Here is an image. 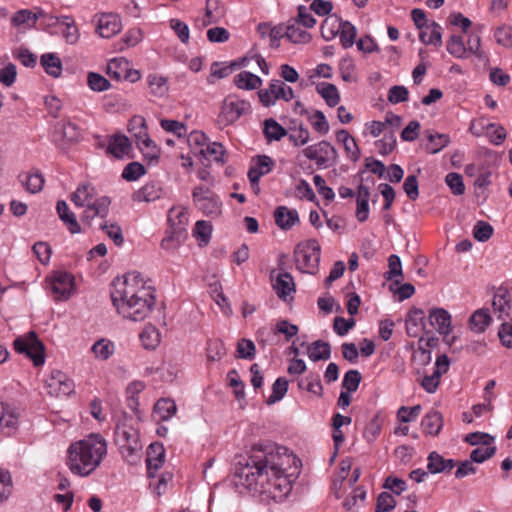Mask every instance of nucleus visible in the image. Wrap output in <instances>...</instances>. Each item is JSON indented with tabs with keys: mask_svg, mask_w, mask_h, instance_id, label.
I'll list each match as a JSON object with an SVG mask.
<instances>
[{
	"mask_svg": "<svg viewBox=\"0 0 512 512\" xmlns=\"http://www.w3.org/2000/svg\"><path fill=\"white\" fill-rule=\"evenodd\" d=\"M496 453L495 446L479 447L470 453V460L475 463H483L487 459L491 458Z\"/></svg>",
	"mask_w": 512,
	"mask_h": 512,
	"instance_id": "338daca9",
	"label": "nucleus"
},
{
	"mask_svg": "<svg viewBox=\"0 0 512 512\" xmlns=\"http://www.w3.org/2000/svg\"><path fill=\"white\" fill-rule=\"evenodd\" d=\"M234 84L239 89L254 90L261 86L262 80L251 72L242 71L234 77Z\"/></svg>",
	"mask_w": 512,
	"mask_h": 512,
	"instance_id": "e433bc0d",
	"label": "nucleus"
},
{
	"mask_svg": "<svg viewBox=\"0 0 512 512\" xmlns=\"http://www.w3.org/2000/svg\"><path fill=\"white\" fill-rule=\"evenodd\" d=\"M492 306L499 319L508 317L511 310L509 291L505 288H499L494 294Z\"/></svg>",
	"mask_w": 512,
	"mask_h": 512,
	"instance_id": "b1692460",
	"label": "nucleus"
},
{
	"mask_svg": "<svg viewBox=\"0 0 512 512\" xmlns=\"http://www.w3.org/2000/svg\"><path fill=\"white\" fill-rule=\"evenodd\" d=\"M427 461V469L432 474L449 473L455 467L453 459H444L442 455L435 451L428 455Z\"/></svg>",
	"mask_w": 512,
	"mask_h": 512,
	"instance_id": "a878e982",
	"label": "nucleus"
},
{
	"mask_svg": "<svg viewBox=\"0 0 512 512\" xmlns=\"http://www.w3.org/2000/svg\"><path fill=\"white\" fill-rule=\"evenodd\" d=\"M18 415L7 403L0 402V432L10 435L17 427Z\"/></svg>",
	"mask_w": 512,
	"mask_h": 512,
	"instance_id": "412c9836",
	"label": "nucleus"
},
{
	"mask_svg": "<svg viewBox=\"0 0 512 512\" xmlns=\"http://www.w3.org/2000/svg\"><path fill=\"white\" fill-rule=\"evenodd\" d=\"M57 213L60 220L67 226L72 234L81 232V226L77 221L76 215L69 209L64 200H59L56 205Z\"/></svg>",
	"mask_w": 512,
	"mask_h": 512,
	"instance_id": "393cba45",
	"label": "nucleus"
},
{
	"mask_svg": "<svg viewBox=\"0 0 512 512\" xmlns=\"http://www.w3.org/2000/svg\"><path fill=\"white\" fill-rule=\"evenodd\" d=\"M207 140L206 135L200 131H193L188 136V144L195 155L199 154L201 148L206 147Z\"/></svg>",
	"mask_w": 512,
	"mask_h": 512,
	"instance_id": "0e129e2a",
	"label": "nucleus"
},
{
	"mask_svg": "<svg viewBox=\"0 0 512 512\" xmlns=\"http://www.w3.org/2000/svg\"><path fill=\"white\" fill-rule=\"evenodd\" d=\"M128 131L135 138L137 144H140V140L148 136V128L144 117L135 115L128 123Z\"/></svg>",
	"mask_w": 512,
	"mask_h": 512,
	"instance_id": "58836bf2",
	"label": "nucleus"
},
{
	"mask_svg": "<svg viewBox=\"0 0 512 512\" xmlns=\"http://www.w3.org/2000/svg\"><path fill=\"white\" fill-rule=\"evenodd\" d=\"M447 51L456 58H464L467 52L463 37L452 35L447 42Z\"/></svg>",
	"mask_w": 512,
	"mask_h": 512,
	"instance_id": "4d7b16f0",
	"label": "nucleus"
},
{
	"mask_svg": "<svg viewBox=\"0 0 512 512\" xmlns=\"http://www.w3.org/2000/svg\"><path fill=\"white\" fill-rule=\"evenodd\" d=\"M51 21L50 25H56L61 23L64 26L62 30V36L68 44H76L79 40L80 33L79 29L71 16L54 17L48 16Z\"/></svg>",
	"mask_w": 512,
	"mask_h": 512,
	"instance_id": "f3484780",
	"label": "nucleus"
},
{
	"mask_svg": "<svg viewBox=\"0 0 512 512\" xmlns=\"http://www.w3.org/2000/svg\"><path fill=\"white\" fill-rule=\"evenodd\" d=\"M192 197L195 206L206 216L216 217L221 214V202L208 188H194Z\"/></svg>",
	"mask_w": 512,
	"mask_h": 512,
	"instance_id": "1a4fd4ad",
	"label": "nucleus"
},
{
	"mask_svg": "<svg viewBox=\"0 0 512 512\" xmlns=\"http://www.w3.org/2000/svg\"><path fill=\"white\" fill-rule=\"evenodd\" d=\"M316 90L324 98L328 106L334 107L339 103L340 95L334 84L321 83L317 85Z\"/></svg>",
	"mask_w": 512,
	"mask_h": 512,
	"instance_id": "37998d69",
	"label": "nucleus"
},
{
	"mask_svg": "<svg viewBox=\"0 0 512 512\" xmlns=\"http://www.w3.org/2000/svg\"><path fill=\"white\" fill-rule=\"evenodd\" d=\"M396 506L394 497L388 492H382L377 498L375 512H389Z\"/></svg>",
	"mask_w": 512,
	"mask_h": 512,
	"instance_id": "774afa93",
	"label": "nucleus"
},
{
	"mask_svg": "<svg viewBox=\"0 0 512 512\" xmlns=\"http://www.w3.org/2000/svg\"><path fill=\"white\" fill-rule=\"evenodd\" d=\"M288 390V381L285 378H277L272 385V393L267 399V404L271 405L280 401Z\"/></svg>",
	"mask_w": 512,
	"mask_h": 512,
	"instance_id": "864d4df0",
	"label": "nucleus"
},
{
	"mask_svg": "<svg viewBox=\"0 0 512 512\" xmlns=\"http://www.w3.org/2000/svg\"><path fill=\"white\" fill-rule=\"evenodd\" d=\"M343 25V21L336 15L327 16L321 24V35L326 40L334 39Z\"/></svg>",
	"mask_w": 512,
	"mask_h": 512,
	"instance_id": "473e14b6",
	"label": "nucleus"
},
{
	"mask_svg": "<svg viewBox=\"0 0 512 512\" xmlns=\"http://www.w3.org/2000/svg\"><path fill=\"white\" fill-rule=\"evenodd\" d=\"M272 286L277 296L283 301H287L288 297L293 298L292 294L296 291L293 277L288 272L279 273L273 280Z\"/></svg>",
	"mask_w": 512,
	"mask_h": 512,
	"instance_id": "6ab92c4d",
	"label": "nucleus"
},
{
	"mask_svg": "<svg viewBox=\"0 0 512 512\" xmlns=\"http://www.w3.org/2000/svg\"><path fill=\"white\" fill-rule=\"evenodd\" d=\"M110 204L109 197L101 196L95 204L84 207L85 209L81 215L82 223L90 228L95 225L99 226L100 222L98 220H102L108 215Z\"/></svg>",
	"mask_w": 512,
	"mask_h": 512,
	"instance_id": "9b49d317",
	"label": "nucleus"
},
{
	"mask_svg": "<svg viewBox=\"0 0 512 512\" xmlns=\"http://www.w3.org/2000/svg\"><path fill=\"white\" fill-rule=\"evenodd\" d=\"M160 338V332L153 325H146L140 334V340L146 349H155L160 343Z\"/></svg>",
	"mask_w": 512,
	"mask_h": 512,
	"instance_id": "79ce46f5",
	"label": "nucleus"
},
{
	"mask_svg": "<svg viewBox=\"0 0 512 512\" xmlns=\"http://www.w3.org/2000/svg\"><path fill=\"white\" fill-rule=\"evenodd\" d=\"M40 63L47 74L52 77H59L62 72L61 59L54 53H46L41 56Z\"/></svg>",
	"mask_w": 512,
	"mask_h": 512,
	"instance_id": "4c0bfd02",
	"label": "nucleus"
},
{
	"mask_svg": "<svg viewBox=\"0 0 512 512\" xmlns=\"http://www.w3.org/2000/svg\"><path fill=\"white\" fill-rule=\"evenodd\" d=\"M274 166V161L267 155H259L255 158V164L248 171L251 186H257L260 178L268 174Z\"/></svg>",
	"mask_w": 512,
	"mask_h": 512,
	"instance_id": "a211bd4d",
	"label": "nucleus"
},
{
	"mask_svg": "<svg viewBox=\"0 0 512 512\" xmlns=\"http://www.w3.org/2000/svg\"><path fill=\"white\" fill-rule=\"evenodd\" d=\"M491 317L487 310L479 309L475 311L469 320L470 328L477 332L482 333L489 326Z\"/></svg>",
	"mask_w": 512,
	"mask_h": 512,
	"instance_id": "a19ab883",
	"label": "nucleus"
},
{
	"mask_svg": "<svg viewBox=\"0 0 512 512\" xmlns=\"http://www.w3.org/2000/svg\"><path fill=\"white\" fill-rule=\"evenodd\" d=\"M331 356V345L328 342L317 340L308 347V357L313 362L328 360Z\"/></svg>",
	"mask_w": 512,
	"mask_h": 512,
	"instance_id": "72a5a7b5",
	"label": "nucleus"
},
{
	"mask_svg": "<svg viewBox=\"0 0 512 512\" xmlns=\"http://www.w3.org/2000/svg\"><path fill=\"white\" fill-rule=\"evenodd\" d=\"M263 134L266 141L270 143L272 141H280L287 135V130L275 119L268 118L263 123Z\"/></svg>",
	"mask_w": 512,
	"mask_h": 512,
	"instance_id": "7c9ffc66",
	"label": "nucleus"
},
{
	"mask_svg": "<svg viewBox=\"0 0 512 512\" xmlns=\"http://www.w3.org/2000/svg\"><path fill=\"white\" fill-rule=\"evenodd\" d=\"M429 321L437 331L447 337L451 332V316L443 308L432 309L429 313Z\"/></svg>",
	"mask_w": 512,
	"mask_h": 512,
	"instance_id": "aec40b11",
	"label": "nucleus"
},
{
	"mask_svg": "<svg viewBox=\"0 0 512 512\" xmlns=\"http://www.w3.org/2000/svg\"><path fill=\"white\" fill-rule=\"evenodd\" d=\"M120 18L112 13L102 14L97 23L96 32L102 38H111L121 31Z\"/></svg>",
	"mask_w": 512,
	"mask_h": 512,
	"instance_id": "4468645a",
	"label": "nucleus"
},
{
	"mask_svg": "<svg viewBox=\"0 0 512 512\" xmlns=\"http://www.w3.org/2000/svg\"><path fill=\"white\" fill-rule=\"evenodd\" d=\"M258 95L260 102L266 107L275 104L278 99L290 101L294 97L292 88L280 80L271 81L268 88L260 90Z\"/></svg>",
	"mask_w": 512,
	"mask_h": 512,
	"instance_id": "9d476101",
	"label": "nucleus"
},
{
	"mask_svg": "<svg viewBox=\"0 0 512 512\" xmlns=\"http://www.w3.org/2000/svg\"><path fill=\"white\" fill-rule=\"evenodd\" d=\"M419 38L424 44H434L436 46H441L442 28L438 23L432 22L424 30L420 31Z\"/></svg>",
	"mask_w": 512,
	"mask_h": 512,
	"instance_id": "c9c22d12",
	"label": "nucleus"
},
{
	"mask_svg": "<svg viewBox=\"0 0 512 512\" xmlns=\"http://www.w3.org/2000/svg\"><path fill=\"white\" fill-rule=\"evenodd\" d=\"M106 453L105 439L98 434H92L70 445L67 466L73 474L85 477L100 465Z\"/></svg>",
	"mask_w": 512,
	"mask_h": 512,
	"instance_id": "7ed1b4c3",
	"label": "nucleus"
},
{
	"mask_svg": "<svg viewBox=\"0 0 512 512\" xmlns=\"http://www.w3.org/2000/svg\"><path fill=\"white\" fill-rule=\"evenodd\" d=\"M160 196L161 189L154 183H148L134 193L133 199L139 202H150L160 198Z\"/></svg>",
	"mask_w": 512,
	"mask_h": 512,
	"instance_id": "a18cd8bd",
	"label": "nucleus"
},
{
	"mask_svg": "<svg viewBox=\"0 0 512 512\" xmlns=\"http://www.w3.org/2000/svg\"><path fill=\"white\" fill-rule=\"evenodd\" d=\"M421 426L423 432L431 435L437 436L442 427H443V416L437 410L429 411L422 419Z\"/></svg>",
	"mask_w": 512,
	"mask_h": 512,
	"instance_id": "bb28decb",
	"label": "nucleus"
},
{
	"mask_svg": "<svg viewBox=\"0 0 512 512\" xmlns=\"http://www.w3.org/2000/svg\"><path fill=\"white\" fill-rule=\"evenodd\" d=\"M146 172L145 167L139 162L129 163L122 172V177L127 181H136Z\"/></svg>",
	"mask_w": 512,
	"mask_h": 512,
	"instance_id": "052dcab7",
	"label": "nucleus"
},
{
	"mask_svg": "<svg viewBox=\"0 0 512 512\" xmlns=\"http://www.w3.org/2000/svg\"><path fill=\"white\" fill-rule=\"evenodd\" d=\"M111 299L118 313L132 321H143L155 305V290L139 272H129L113 281Z\"/></svg>",
	"mask_w": 512,
	"mask_h": 512,
	"instance_id": "f03ea898",
	"label": "nucleus"
},
{
	"mask_svg": "<svg viewBox=\"0 0 512 512\" xmlns=\"http://www.w3.org/2000/svg\"><path fill=\"white\" fill-rule=\"evenodd\" d=\"M131 150V142L129 138L122 134L111 136L106 152L115 158L121 159Z\"/></svg>",
	"mask_w": 512,
	"mask_h": 512,
	"instance_id": "4be33fe9",
	"label": "nucleus"
},
{
	"mask_svg": "<svg viewBox=\"0 0 512 512\" xmlns=\"http://www.w3.org/2000/svg\"><path fill=\"white\" fill-rule=\"evenodd\" d=\"M388 267L389 270L385 273L387 280H393L396 277L403 278L401 260L397 255L393 254L389 256Z\"/></svg>",
	"mask_w": 512,
	"mask_h": 512,
	"instance_id": "69168bd1",
	"label": "nucleus"
},
{
	"mask_svg": "<svg viewBox=\"0 0 512 512\" xmlns=\"http://www.w3.org/2000/svg\"><path fill=\"white\" fill-rule=\"evenodd\" d=\"M168 222L171 229L185 232L188 225V213L185 208L172 207L168 213Z\"/></svg>",
	"mask_w": 512,
	"mask_h": 512,
	"instance_id": "2f4dec72",
	"label": "nucleus"
},
{
	"mask_svg": "<svg viewBox=\"0 0 512 512\" xmlns=\"http://www.w3.org/2000/svg\"><path fill=\"white\" fill-rule=\"evenodd\" d=\"M87 83L91 90L102 92L110 88V82L101 74L90 72L87 76Z\"/></svg>",
	"mask_w": 512,
	"mask_h": 512,
	"instance_id": "bf43d9fd",
	"label": "nucleus"
},
{
	"mask_svg": "<svg viewBox=\"0 0 512 512\" xmlns=\"http://www.w3.org/2000/svg\"><path fill=\"white\" fill-rule=\"evenodd\" d=\"M424 324V311L413 307L406 316V330L409 336L416 337Z\"/></svg>",
	"mask_w": 512,
	"mask_h": 512,
	"instance_id": "c756f323",
	"label": "nucleus"
},
{
	"mask_svg": "<svg viewBox=\"0 0 512 512\" xmlns=\"http://www.w3.org/2000/svg\"><path fill=\"white\" fill-rule=\"evenodd\" d=\"M287 449L273 443H259L253 445L249 461L246 465L237 467L235 477L238 482L251 488L262 480L267 481L266 488L273 498L287 496L292 485L284 474V464Z\"/></svg>",
	"mask_w": 512,
	"mask_h": 512,
	"instance_id": "f257e3e1",
	"label": "nucleus"
},
{
	"mask_svg": "<svg viewBox=\"0 0 512 512\" xmlns=\"http://www.w3.org/2000/svg\"><path fill=\"white\" fill-rule=\"evenodd\" d=\"M275 223L282 230H290L297 222H299L296 210H291L286 206H278L274 211Z\"/></svg>",
	"mask_w": 512,
	"mask_h": 512,
	"instance_id": "5701e85b",
	"label": "nucleus"
},
{
	"mask_svg": "<svg viewBox=\"0 0 512 512\" xmlns=\"http://www.w3.org/2000/svg\"><path fill=\"white\" fill-rule=\"evenodd\" d=\"M336 140L343 144V147L352 161H358L360 158V149L356 140L345 129L336 132Z\"/></svg>",
	"mask_w": 512,
	"mask_h": 512,
	"instance_id": "c85d7f7f",
	"label": "nucleus"
},
{
	"mask_svg": "<svg viewBox=\"0 0 512 512\" xmlns=\"http://www.w3.org/2000/svg\"><path fill=\"white\" fill-rule=\"evenodd\" d=\"M52 293L56 301H65L69 299L74 290V277L65 271L54 273L51 282Z\"/></svg>",
	"mask_w": 512,
	"mask_h": 512,
	"instance_id": "f8f14e48",
	"label": "nucleus"
},
{
	"mask_svg": "<svg viewBox=\"0 0 512 512\" xmlns=\"http://www.w3.org/2000/svg\"><path fill=\"white\" fill-rule=\"evenodd\" d=\"M321 247L316 239L296 246L294 255L297 268L304 273L316 274L319 269Z\"/></svg>",
	"mask_w": 512,
	"mask_h": 512,
	"instance_id": "39448f33",
	"label": "nucleus"
},
{
	"mask_svg": "<svg viewBox=\"0 0 512 512\" xmlns=\"http://www.w3.org/2000/svg\"><path fill=\"white\" fill-rule=\"evenodd\" d=\"M70 199L76 206L86 207L95 204L99 197H97L96 189L92 184L83 183L71 194Z\"/></svg>",
	"mask_w": 512,
	"mask_h": 512,
	"instance_id": "dca6fc26",
	"label": "nucleus"
},
{
	"mask_svg": "<svg viewBox=\"0 0 512 512\" xmlns=\"http://www.w3.org/2000/svg\"><path fill=\"white\" fill-rule=\"evenodd\" d=\"M426 136L429 140V143L426 145V150L432 154L439 152L450 142V138L447 134L432 133L430 131H426Z\"/></svg>",
	"mask_w": 512,
	"mask_h": 512,
	"instance_id": "c03bdc74",
	"label": "nucleus"
},
{
	"mask_svg": "<svg viewBox=\"0 0 512 512\" xmlns=\"http://www.w3.org/2000/svg\"><path fill=\"white\" fill-rule=\"evenodd\" d=\"M303 155L320 169L330 168L338 162V152L328 141L322 140L303 149Z\"/></svg>",
	"mask_w": 512,
	"mask_h": 512,
	"instance_id": "423d86ee",
	"label": "nucleus"
},
{
	"mask_svg": "<svg viewBox=\"0 0 512 512\" xmlns=\"http://www.w3.org/2000/svg\"><path fill=\"white\" fill-rule=\"evenodd\" d=\"M91 351L97 359L107 360L114 353V345L111 341L102 338L93 344Z\"/></svg>",
	"mask_w": 512,
	"mask_h": 512,
	"instance_id": "09e8293b",
	"label": "nucleus"
},
{
	"mask_svg": "<svg viewBox=\"0 0 512 512\" xmlns=\"http://www.w3.org/2000/svg\"><path fill=\"white\" fill-rule=\"evenodd\" d=\"M340 41L344 48L351 47L357 35L356 27L349 21H343V25L339 31Z\"/></svg>",
	"mask_w": 512,
	"mask_h": 512,
	"instance_id": "603ef678",
	"label": "nucleus"
},
{
	"mask_svg": "<svg viewBox=\"0 0 512 512\" xmlns=\"http://www.w3.org/2000/svg\"><path fill=\"white\" fill-rule=\"evenodd\" d=\"M127 66L129 63L124 58L112 59L107 65V74L113 79L120 80L127 71Z\"/></svg>",
	"mask_w": 512,
	"mask_h": 512,
	"instance_id": "3c124183",
	"label": "nucleus"
},
{
	"mask_svg": "<svg viewBox=\"0 0 512 512\" xmlns=\"http://www.w3.org/2000/svg\"><path fill=\"white\" fill-rule=\"evenodd\" d=\"M161 420H168L176 413V405L170 399L159 400L154 407Z\"/></svg>",
	"mask_w": 512,
	"mask_h": 512,
	"instance_id": "5fc2aeb1",
	"label": "nucleus"
},
{
	"mask_svg": "<svg viewBox=\"0 0 512 512\" xmlns=\"http://www.w3.org/2000/svg\"><path fill=\"white\" fill-rule=\"evenodd\" d=\"M309 121L315 131L320 134H327L329 131V123L325 118L323 112L316 110L311 116Z\"/></svg>",
	"mask_w": 512,
	"mask_h": 512,
	"instance_id": "e2e57ef3",
	"label": "nucleus"
},
{
	"mask_svg": "<svg viewBox=\"0 0 512 512\" xmlns=\"http://www.w3.org/2000/svg\"><path fill=\"white\" fill-rule=\"evenodd\" d=\"M493 227L485 222L478 221L473 228V236L479 242H485L493 235Z\"/></svg>",
	"mask_w": 512,
	"mask_h": 512,
	"instance_id": "680f3d73",
	"label": "nucleus"
},
{
	"mask_svg": "<svg viewBox=\"0 0 512 512\" xmlns=\"http://www.w3.org/2000/svg\"><path fill=\"white\" fill-rule=\"evenodd\" d=\"M25 189L30 193H38L43 189L44 186V176L41 172L36 171L31 174H26L25 178L21 180Z\"/></svg>",
	"mask_w": 512,
	"mask_h": 512,
	"instance_id": "de8ad7c7",
	"label": "nucleus"
},
{
	"mask_svg": "<svg viewBox=\"0 0 512 512\" xmlns=\"http://www.w3.org/2000/svg\"><path fill=\"white\" fill-rule=\"evenodd\" d=\"M139 149L142 151L144 157L149 161L158 160L160 157V148L155 142L148 136L140 140V144H137Z\"/></svg>",
	"mask_w": 512,
	"mask_h": 512,
	"instance_id": "8fccbe9b",
	"label": "nucleus"
},
{
	"mask_svg": "<svg viewBox=\"0 0 512 512\" xmlns=\"http://www.w3.org/2000/svg\"><path fill=\"white\" fill-rule=\"evenodd\" d=\"M165 461V449L161 443L155 442L147 449V474L149 478L155 477V472L162 467Z\"/></svg>",
	"mask_w": 512,
	"mask_h": 512,
	"instance_id": "2eb2a0df",
	"label": "nucleus"
},
{
	"mask_svg": "<svg viewBox=\"0 0 512 512\" xmlns=\"http://www.w3.org/2000/svg\"><path fill=\"white\" fill-rule=\"evenodd\" d=\"M47 392L54 397L69 396L74 392V382L64 373L57 371L54 373L46 384Z\"/></svg>",
	"mask_w": 512,
	"mask_h": 512,
	"instance_id": "ddd939ff",
	"label": "nucleus"
},
{
	"mask_svg": "<svg viewBox=\"0 0 512 512\" xmlns=\"http://www.w3.org/2000/svg\"><path fill=\"white\" fill-rule=\"evenodd\" d=\"M250 110V103L240 99L237 95L230 94L222 102L218 116L219 122L230 125L236 122L243 114Z\"/></svg>",
	"mask_w": 512,
	"mask_h": 512,
	"instance_id": "6e6552de",
	"label": "nucleus"
},
{
	"mask_svg": "<svg viewBox=\"0 0 512 512\" xmlns=\"http://www.w3.org/2000/svg\"><path fill=\"white\" fill-rule=\"evenodd\" d=\"M147 79L150 91L154 95L163 96L168 91L167 78L152 74Z\"/></svg>",
	"mask_w": 512,
	"mask_h": 512,
	"instance_id": "6e6d98bb",
	"label": "nucleus"
},
{
	"mask_svg": "<svg viewBox=\"0 0 512 512\" xmlns=\"http://www.w3.org/2000/svg\"><path fill=\"white\" fill-rule=\"evenodd\" d=\"M225 11L220 0H206L205 17L203 24L205 26L217 23L224 17Z\"/></svg>",
	"mask_w": 512,
	"mask_h": 512,
	"instance_id": "f704fd0d",
	"label": "nucleus"
},
{
	"mask_svg": "<svg viewBox=\"0 0 512 512\" xmlns=\"http://www.w3.org/2000/svg\"><path fill=\"white\" fill-rule=\"evenodd\" d=\"M234 67V63L230 65H224L219 62L212 63L207 82L212 85L215 84L217 80L228 77L233 72Z\"/></svg>",
	"mask_w": 512,
	"mask_h": 512,
	"instance_id": "49530a36",
	"label": "nucleus"
},
{
	"mask_svg": "<svg viewBox=\"0 0 512 512\" xmlns=\"http://www.w3.org/2000/svg\"><path fill=\"white\" fill-rule=\"evenodd\" d=\"M115 442L129 464L133 465L139 461L142 444L137 429L126 423L118 424L115 429Z\"/></svg>",
	"mask_w": 512,
	"mask_h": 512,
	"instance_id": "20e7f679",
	"label": "nucleus"
},
{
	"mask_svg": "<svg viewBox=\"0 0 512 512\" xmlns=\"http://www.w3.org/2000/svg\"><path fill=\"white\" fill-rule=\"evenodd\" d=\"M14 349L20 354L26 355L35 366H40L45 361V348L34 331L28 332L14 340Z\"/></svg>",
	"mask_w": 512,
	"mask_h": 512,
	"instance_id": "0eeeda50",
	"label": "nucleus"
},
{
	"mask_svg": "<svg viewBox=\"0 0 512 512\" xmlns=\"http://www.w3.org/2000/svg\"><path fill=\"white\" fill-rule=\"evenodd\" d=\"M226 150L221 143L212 142L208 143L205 148L199 150V155L203 156L208 160H214L216 162L224 163V156Z\"/></svg>",
	"mask_w": 512,
	"mask_h": 512,
	"instance_id": "ea45409f",
	"label": "nucleus"
},
{
	"mask_svg": "<svg viewBox=\"0 0 512 512\" xmlns=\"http://www.w3.org/2000/svg\"><path fill=\"white\" fill-rule=\"evenodd\" d=\"M99 228L106 232L108 237L113 240L115 245L121 246L123 244L124 237L122 234V229L118 224H107L106 222H100Z\"/></svg>",
	"mask_w": 512,
	"mask_h": 512,
	"instance_id": "13d9d810",
	"label": "nucleus"
},
{
	"mask_svg": "<svg viewBox=\"0 0 512 512\" xmlns=\"http://www.w3.org/2000/svg\"><path fill=\"white\" fill-rule=\"evenodd\" d=\"M285 37L293 43H308L311 40V35L302 28L298 19H290L288 21Z\"/></svg>",
	"mask_w": 512,
	"mask_h": 512,
	"instance_id": "cd10ccee",
	"label": "nucleus"
}]
</instances>
